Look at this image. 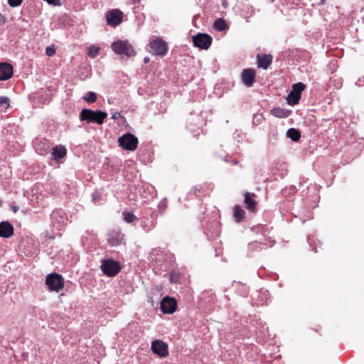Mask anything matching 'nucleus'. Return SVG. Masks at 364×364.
<instances>
[{"mask_svg":"<svg viewBox=\"0 0 364 364\" xmlns=\"http://www.w3.org/2000/svg\"><path fill=\"white\" fill-rule=\"evenodd\" d=\"M341 87V83L339 82H338L337 87Z\"/></svg>","mask_w":364,"mask_h":364,"instance_id":"3c124183","label":"nucleus"},{"mask_svg":"<svg viewBox=\"0 0 364 364\" xmlns=\"http://www.w3.org/2000/svg\"><path fill=\"white\" fill-rule=\"evenodd\" d=\"M205 234L210 239H215L220 234V225L216 220H213L210 225L205 228Z\"/></svg>","mask_w":364,"mask_h":364,"instance_id":"a211bd4d","label":"nucleus"},{"mask_svg":"<svg viewBox=\"0 0 364 364\" xmlns=\"http://www.w3.org/2000/svg\"><path fill=\"white\" fill-rule=\"evenodd\" d=\"M264 246L262 243L254 241L249 244V249L252 251H257L263 249Z\"/></svg>","mask_w":364,"mask_h":364,"instance_id":"2f4dec72","label":"nucleus"},{"mask_svg":"<svg viewBox=\"0 0 364 364\" xmlns=\"http://www.w3.org/2000/svg\"><path fill=\"white\" fill-rule=\"evenodd\" d=\"M133 1V3L136 4V3H138L139 2L140 0H132Z\"/></svg>","mask_w":364,"mask_h":364,"instance_id":"de8ad7c7","label":"nucleus"},{"mask_svg":"<svg viewBox=\"0 0 364 364\" xmlns=\"http://www.w3.org/2000/svg\"><path fill=\"white\" fill-rule=\"evenodd\" d=\"M14 227L8 221L0 223V237L9 238L14 235Z\"/></svg>","mask_w":364,"mask_h":364,"instance_id":"f3484780","label":"nucleus"},{"mask_svg":"<svg viewBox=\"0 0 364 364\" xmlns=\"http://www.w3.org/2000/svg\"><path fill=\"white\" fill-rule=\"evenodd\" d=\"M177 307L176 301L169 296L164 297L161 301V310L164 314H173Z\"/></svg>","mask_w":364,"mask_h":364,"instance_id":"f8f14e48","label":"nucleus"},{"mask_svg":"<svg viewBox=\"0 0 364 364\" xmlns=\"http://www.w3.org/2000/svg\"><path fill=\"white\" fill-rule=\"evenodd\" d=\"M92 201L95 205H100L103 202V198L101 193L98 191H95L92 193Z\"/></svg>","mask_w":364,"mask_h":364,"instance_id":"c85d7f7f","label":"nucleus"},{"mask_svg":"<svg viewBox=\"0 0 364 364\" xmlns=\"http://www.w3.org/2000/svg\"><path fill=\"white\" fill-rule=\"evenodd\" d=\"M272 57L271 55H257L258 68L267 70L272 63Z\"/></svg>","mask_w":364,"mask_h":364,"instance_id":"6ab92c4d","label":"nucleus"},{"mask_svg":"<svg viewBox=\"0 0 364 364\" xmlns=\"http://www.w3.org/2000/svg\"><path fill=\"white\" fill-rule=\"evenodd\" d=\"M154 353L161 358L166 357L168 354V345L161 340H155L151 347Z\"/></svg>","mask_w":364,"mask_h":364,"instance_id":"9b49d317","label":"nucleus"},{"mask_svg":"<svg viewBox=\"0 0 364 364\" xmlns=\"http://www.w3.org/2000/svg\"><path fill=\"white\" fill-rule=\"evenodd\" d=\"M123 20V13L119 9H111L106 13V21L107 25L116 27Z\"/></svg>","mask_w":364,"mask_h":364,"instance_id":"1a4fd4ad","label":"nucleus"},{"mask_svg":"<svg viewBox=\"0 0 364 364\" xmlns=\"http://www.w3.org/2000/svg\"><path fill=\"white\" fill-rule=\"evenodd\" d=\"M213 28L218 31H223L228 28V25L223 18H220L215 21Z\"/></svg>","mask_w":364,"mask_h":364,"instance_id":"5701e85b","label":"nucleus"},{"mask_svg":"<svg viewBox=\"0 0 364 364\" xmlns=\"http://www.w3.org/2000/svg\"><path fill=\"white\" fill-rule=\"evenodd\" d=\"M120 117H121L120 113L114 112V113L112 114V119H118Z\"/></svg>","mask_w":364,"mask_h":364,"instance_id":"79ce46f5","label":"nucleus"},{"mask_svg":"<svg viewBox=\"0 0 364 364\" xmlns=\"http://www.w3.org/2000/svg\"><path fill=\"white\" fill-rule=\"evenodd\" d=\"M120 146L128 151H134L136 149L138 144V139L130 133H126L120 136L118 139Z\"/></svg>","mask_w":364,"mask_h":364,"instance_id":"39448f33","label":"nucleus"},{"mask_svg":"<svg viewBox=\"0 0 364 364\" xmlns=\"http://www.w3.org/2000/svg\"><path fill=\"white\" fill-rule=\"evenodd\" d=\"M112 50L119 55H125L127 58L134 56L136 53L131 43L127 40H118L111 45Z\"/></svg>","mask_w":364,"mask_h":364,"instance_id":"f03ea898","label":"nucleus"},{"mask_svg":"<svg viewBox=\"0 0 364 364\" xmlns=\"http://www.w3.org/2000/svg\"><path fill=\"white\" fill-rule=\"evenodd\" d=\"M325 0H321L319 4H324Z\"/></svg>","mask_w":364,"mask_h":364,"instance_id":"09e8293b","label":"nucleus"},{"mask_svg":"<svg viewBox=\"0 0 364 364\" xmlns=\"http://www.w3.org/2000/svg\"><path fill=\"white\" fill-rule=\"evenodd\" d=\"M195 191H196V193H196V195L197 196H199V195H198V194H197L196 191H200V189H198V188H197V187H196V188H195Z\"/></svg>","mask_w":364,"mask_h":364,"instance_id":"49530a36","label":"nucleus"},{"mask_svg":"<svg viewBox=\"0 0 364 364\" xmlns=\"http://www.w3.org/2000/svg\"><path fill=\"white\" fill-rule=\"evenodd\" d=\"M10 105V100L8 97H0V107L6 109Z\"/></svg>","mask_w":364,"mask_h":364,"instance_id":"473e14b6","label":"nucleus"},{"mask_svg":"<svg viewBox=\"0 0 364 364\" xmlns=\"http://www.w3.org/2000/svg\"><path fill=\"white\" fill-rule=\"evenodd\" d=\"M102 272L108 277H114L121 270L120 263L112 259H103L100 266Z\"/></svg>","mask_w":364,"mask_h":364,"instance_id":"7ed1b4c3","label":"nucleus"},{"mask_svg":"<svg viewBox=\"0 0 364 364\" xmlns=\"http://www.w3.org/2000/svg\"><path fill=\"white\" fill-rule=\"evenodd\" d=\"M245 212L239 205H235L233 208V215L236 222L240 223L243 220Z\"/></svg>","mask_w":364,"mask_h":364,"instance_id":"4be33fe9","label":"nucleus"},{"mask_svg":"<svg viewBox=\"0 0 364 364\" xmlns=\"http://www.w3.org/2000/svg\"><path fill=\"white\" fill-rule=\"evenodd\" d=\"M52 155L55 159L59 160L66 155V149L63 146H58L52 149Z\"/></svg>","mask_w":364,"mask_h":364,"instance_id":"412c9836","label":"nucleus"},{"mask_svg":"<svg viewBox=\"0 0 364 364\" xmlns=\"http://www.w3.org/2000/svg\"><path fill=\"white\" fill-rule=\"evenodd\" d=\"M6 18L4 15L0 14V24L3 25L6 23Z\"/></svg>","mask_w":364,"mask_h":364,"instance_id":"a19ab883","label":"nucleus"},{"mask_svg":"<svg viewBox=\"0 0 364 364\" xmlns=\"http://www.w3.org/2000/svg\"><path fill=\"white\" fill-rule=\"evenodd\" d=\"M48 4L58 6L60 5V0H45Z\"/></svg>","mask_w":364,"mask_h":364,"instance_id":"58836bf2","label":"nucleus"},{"mask_svg":"<svg viewBox=\"0 0 364 364\" xmlns=\"http://www.w3.org/2000/svg\"><path fill=\"white\" fill-rule=\"evenodd\" d=\"M46 284L50 291L59 292L64 287V279L59 274L51 273L46 277Z\"/></svg>","mask_w":364,"mask_h":364,"instance_id":"20e7f679","label":"nucleus"},{"mask_svg":"<svg viewBox=\"0 0 364 364\" xmlns=\"http://www.w3.org/2000/svg\"><path fill=\"white\" fill-rule=\"evenodd\" d=\"M100 48L96 46H92L89 48V54L92 57H95L98 55Z\"/></svg>","mask_w":364,"mask_h":364,"instance_id":"f704fd0d","label":"nucleus"},{"mask_svg":"<svg viewBox=\"0 0 364 364\" xmlns=\"http://www.w3.org/2000/svg\"><path fill=\"white\" fill-rule=\"evenodd\" d=\"M264 294H265V296H267L269 294V292L267 291H264Z\"/></svg>","mask_w":364,"mask_h":364,"instance_id":"8fccbe9b","label":"nucleus"},{"mask_svg":"<svg viewBox=\"0 0 364 364\" xmlns=\"http://www.w3.org/2000/svg\"><path fill=\"white\" fill-rule=\"evenodd\" d=\"M264 117L262 113H256L254 114L252 118V124L255 126H257L262 123Z\"/></svg>","mask_w":364,"mask_h":364,"instance_id":"c756f323","label":"nucleus"},{"mask_svg":"<svg viewBox=\"0 0 364 364\" xmlns=\"http://www.w3.org/2000/svg\"><path fill=\"white\" fill-rule=\"evenodd\" d=\"M107 243L112 247L122 245L124 241V235L119 230H112L107 234Z\"/></svg>","mask_w":364,"mask_h":364,"instance_id":"9d476101","label":"nucleus"},{"mask_svg":"<svg viewBox=\"0 0 364 364\" xmlns=\"http://www.w3.org/2000/svg\"><path fill=\"white\" fill-rule=\"evenodd\" d=\"M261 301H262V303L260 304H262V305L268 304L267 299L264 301H263V299H262Z\"/></svg>","mask_w":364,"mask_h":364,"instance_id":"c03bdc74","label":"nucleus"},{"mask_svg":"<svg viewBox=\"0 0 364 364\" xmlns=\"http://www.w3.org/2000/svg\"><path fill=\"white\" fill-rule=\"evenodd\" d=\"M144 61L145 63H147L148 62H149V58L148 57H146L144 58Z\"/></svg>","mask_w":364,"mask_h":364,"instance_id":"a18cd8bd","label":"nucleus"},{"mask_svg":"<svg viewBox=\"0 0 364 364\" xmlns=\"http://www.w3.org/2000/svg\"><path fill=\"white\" fill-rule=\"evenodd\" d=\"M151 53L153 55L164 56L168 52L166 43L161 38H156L150 43Z\"/></svg>","mask_w":364,"mask_h":364,"instance_id":"423d86ee","label":"nucleus"},{"mask_svg":"<svg viewBox=\"0 0 364 364\" xmlns=\"http://www.w3.org/2000/svg\"><path fill=\"white\" fill-rule=\"evenodd\" d=\"M170 279H171V282H173V283L178 282L179 280L178 274L176 272H171L170 273Z\"/></svg>","mask_w":364,"mask_h":364,"instance_id":"e433bc0d","label":"nucleus"},{"mask_svg":"<svg viewBox=\"0 0 364 364\" xmlns=\"http://www.w3.org/2000/svg\"><path fill=\"white\" fill-rule=\"evenodd\" d=\"M23 2V0H8V4L11 7L19 6Z\"/></svg>","mask_w":364,"mask_h":364,"instance_id":"c9c22d12","label":"nucleus"},{"mask_svg":"<svg viewBox=\"0 0 364 364\" xmlns=\"http://www.w3.org/2000/svg\"><path fill=\"white\" fill-rule=\"evenodd\" d=\"M14 74L13 66L8 63H0V80L4 81L10 79Z\"/></svg>","mask_w":364,"mask_h":364,"instance_id":"4468645a","label":"nucleus"},{"mask_svg":"<svg viewBox=\"0 0 364 364\" xmlns=\"http://www.w3.org/2000/svg\"><path fill=\"white\" fill-rule=\"evenodd\" d=\"M146 215L140 218V226L146 232H149L155 228L156 218L154 217V213L151 210L146 213Z\"/></svg>","mask_w":364,"mask_h":364,"instance_id":"6e6552de","label":"nucleus"},{"mask_svg":"<svg viewBox=\"0 0 364 364\" xmlns=\"http://www.w3.org/2000/svg\"><path fill=\"white\" fill-rule=\"evenodd\" d=\"M271 114L279 118L287 117L288 116L287 111L279 107L272 109Z\"/></svg>","mask_w":364,"mask_h":364,"instance_id":"a878e982","label":"nucleus"},{"mask_svg":"<svg viewBox=\"0 0 364 364\" xmlns=\"http://www.w3.org/2000/svg\"><path fill=\"white\" fill-rule=\"evenodd\" d=\"M84 100L89 103L95 102L97 100V95L94 92H87L84 96Z\"/></svg>","mask_w":364,"mask_h":364,"instance_id":"7c9ffc66","label":"nucleus"},{"mask_svg":"<svg viewBox=\"0 0 364 364\" xmlns=\"http://www.w3.org/2000/svg\"><path fill=\"white\" fill-rule=\"evenodd\" d=\"M166 208H167L166 199L161 200L160 201V203H159V205H158V208H159V213L161 215L164 214V213L165 212Z\"/></svg>","mask_w":364,"mask_h":364,"instance_id":"72a5a7b5","label":"nucleus"},{"mask_svg":"<svg viewBox=\"0 0 364 364\" xmlns=\"http://www.w3.org/2000/svg\"><path fill=\"white\" fill-rule=\"evenodd\" d=\"M213 41L212 37L207 33H198L193 37V43L194 46L201 49H208Z\"/></svg>","mask_w":364,"mask_h":364,"instance_id":"0eeeda50","label":"nucleus"},{"mask_svg":"<svg viewBox=\"0 0 364 364\" xmlns=\"http://www.w3.org/2000/svg\"><path fill=\"white\" fill-rule=\"evenodd\" d=\"M18 209H19V207H18V206H17V205H14V206H12V210H13V211H14V213H16V212L18 210Z\"/></svg>","mask_w":364,"mask_h":364,"instance_id":"37998d69","label":"nucleus"},{"mask_svg":"<svg viewBox=\"0 0 364 364\" xmlns=\"http://www.w3.org/2000/svg\"><path fill=\"white\" fill-rule=\"evenodd\" d=\"M255 196V193H251L249 192H247L245 194L244 203H245L247 210L250 211H255L256 209V202L252 198Z\"/></svg>","mask_w":364,"mask_h":364,"instance_id":"aec40b11","label":"nucleus"},{"mask_svg":"<svg viewBox=\"0 0 364 364\" xmlns=\"http://www.w3.org/2000/svg\"><path fill=\"white\" fill-rule=\"evenodd\" d=\"M355 85L358 86H363L364 85V77L359 78L355 82Z\"/></svg>","mask_w":364,"mask_h":364,"instance_id":"ea45409f","label":"nucleus"},{"mask_svg":"<svg viewBox=\"0 0 364 364\" xmlns=\"http://www.w3.org/2000/svg\"><path fill=\"white\" fill-rule=\"evenodd\" d=\"M50 142L46 139H41L36 141L35 149L40 155H45L51 149Z\"/></svg>","mask_w":364,"mask_h":364,"instance_id":"dca6fc26","label":"nucleus"},{"mask_svg":"<svg viewBox=\"0 0 364 364\" xmlns=\"http://www.w3.org/2000/svg\"><path fill=\"white\" fill-rule=\"evenodd\" d=\"M301 96L291 90L287 98L289 105H295L299 103Z\"/></svg>","mask_w":364,"mask_h":364,"instance_id":"393cba45","label":"nucleus"},{"mask_svg":"<svg viewBox=\"0 0 364 364\" xmlns=\"http://www.w3.org/2000/svg\"><path fill=\"white\" fill-rule=\"evenodd\" d=\"M107 117L106 112L101 110L93 111L90 109H83L80 114V119L81 121H87V122H95L102 124Z\"/></svg>","mask_w":364,"mask_h":364,"instance_id":"f257e3e1","label":"nucleus"},{"mask_svg":"<svg viewBox=\"0 0 364 364\" xmlns=\"http://www.w3.org/2000/svg\"><path fill=\"white\" fill-rule=\"evenodd\" d=\"M306 85L303 82H297L292 85L291 91L301 96V92L305 89Z\"/></svg>","mask_w":364,"mask_h":364,"instance_id":"cd10ccee","label":"nucleus"},{"mask_svg":"<svg viewBox=\"0 0 364 364\" xmlns=\"http://www.w3.org/2000/svg\"><path fill=\"white\" fill-rule=\"evenodd\" d=\"M55 53V50L53 47L46 48V55L48 56H53Z\"/></svg>","mask_w":364,"mask_h":364,"instance_id":"4c0bfd02","label":"nucleus"},{"mask_svg":"<svg viewBox=\"0 0 364 364\" xmlns=\"http://www.w3.org/2000/svg\"><path fill=\"white\" fill-rule=\"evenodd\" d=\"M287 136L293 141H297L301 137V134L299 130L294 128H290L287 132Z\"/></svg>","mask_w":364,"mask_h":364,"instance_id":"b1692460","label":"nucleus"},{"mask_svg":"<svg viewBox=\"0 0 364 364\" xmlns=\"http://www.w3.org/2000/svg\"><path fill=\"white\" fill-rule=\"evenodd\" d=\"M124 220L127 223H132L136 220H138L136 216H135L131 212H124L122 213Z\"/></svg>","mask_w":364,"mask_h":364,"instance_id":"bb28decb","label":"nucleus"},{"mask_svg":"<svg viewBox=\"0 0 364 364\" xmlns=\"http://www.w3.org/2000/svg\"><path fill=\"white\" fill-rule=\"evenodd\" d=\"M50 218L53 226H55L59 230L64 225L65 218L64 217V213L62 210H55L53 211L50 215Z\"/></svg>","mask_w":364,"mask_h":364,"instance_id":"2eb2a0df","label":"nucleus"},{"mask_svg":"<svg viewBox=\"0 0 364 364\" xmlns=\"http://www.w3.org/2000/svg\"><path fill=\"white\" fill-rule=\"evenodd\" d=\"M241 78L242 83L245 86L248 87H252L255 81V70L252 68L245 69L242 73Z\"/></svg>","mask_w":364,"mask_h":364,"instance_id":"ddd939ff","label":"nucleus"}]
</instances>
